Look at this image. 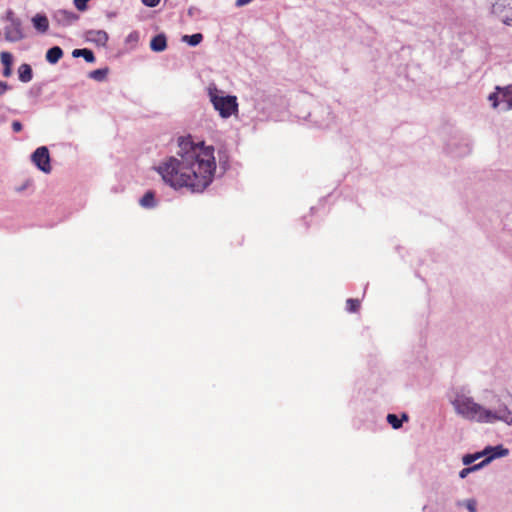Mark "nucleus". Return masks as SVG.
<instances>
[{
  "label": "nucleus",
  "mask_w": 512,
  "mask_h": 512,
  "mask_svg": "<svg viewBox=\"0 0 512 512\" xmlns=\"http://www.w3.org/2000/svg\"><path fill=\"white\" fill-rule=\"evenodd\" d=\"M178 146L180 159L168 158L158 166V173L173 188L202 192L212 182L216 170L214 147L195 143L191 136L180 137Z\"/></svg>",
  "instance_id": "1"
},
{
  "label": "nucleus",
  "mask_w": 512,
  "mask_h": 512,
  "mask_svg": "<svg viewBox=\"0 0 512 512\" xmlns=\"http://www.w3.org/2000/svg\"><path fill=\"white\" fill-rule=\"evenodd\" d=\"M453 406L459 415L468 420L484 423L504 421L510 424L512 422V413L505 404L490 410L474 402L470 397L459 395L453 401Z\"/></svg>",
  "instance_id": "2"
},
{
  "label": "nucleus",
  "mask_w": 512,
  "mask_h": 512,
  "mask_svg": "<svg viewBox=\"0 0 512 512\" xmlns=\"http://www.w3.org/2000/svg\"><path fill=\"white\" fill-rule=\"evenodd\" d=\"M209 95L215 110L219 112L221 117L228 118L237 111L238 104L235 96H221L216 88L210 89Z\"/></svg>",
  "instance_id": "3"
},
{
  "label": "nucleus",
  "mask_w": 512,
  "mask_h": 512,
  "mask_svg": "<svg viewBox=\"0 0 512 512\" xmlns=\"http://www.w3.org/2000/svg\"><path fill=\"white\" fill-rule=\"evenodd\" d=\"M7 24L4 27V37L7 42L15 43L26 38L25 29L20 18L9 10L6 13Z\"/></svg>",
  "instance_id": "4"
},
{
  "label": "nucleus",
  "mask_w": 512,
  "mask_h": 512,
  "mask_svg": "<svg viewBox=\"0 0 512 512\" xmlns=\"http://www.w3.org/2000/svg\"><path fill=\"white\" fill-rule=\"evenodd\" d=\"M508 452H509L508 449L504 448L502 445H498L496 447H487L484 450V454L486 455V458L480 464L462 469L459 473V476L461 478H465L469 473L479 469L480 467H482L486 463L490 462L491 460H493L497 457L506 456L508 454Z\"/></svg>",
  "instance_id": "5"
},
{
  "label": "nucleus",
  "mask_w": 512,
  "mask_h": 512,
  "mask_svg": "<svg viewBox=\"0 0 512 512\" xmlns=\"http://www.w3.org/2000/svg\"><path fill=\"white\" fill-rule=\"evenodd\" d=\"M32 162L44 173L51 172L50 154L45 146L38 147L31 156Z\"/></svg>",
  "instance_id": "6"
},
{
  "label": "nucleus",
  "mask_w": 512,
  "mask_h": 512,
  "mask_svg": "<svg viewBox=\"0 0 512 512\" xmlns=\"http://www.w3.org/2000/svg\"><path fill=\"white\" fill-rule=\"evenodd\" d=\"M493 13L504 24L512 26V0H503L494 4Z\"/></svg>",
  "instance_id": "7"
},
{
  "label": "nucleus",
  "mask_w": 512,
  "mask_h": 512,
  "mask_svg": "<svg viewBox=\"0 0 512 512\" xmlns=\"http://www.w3.org/2000/svg\"><path fill=\"white\" fill-rule=\"evenodd\" d=\"M79 16L72 11L60 9L57 10L54 15V21L63 27L69 26L78 20Z\"/></svg>",
  "instance_id": "8"
},
{
  "label": "nucleus",
  "mask_w": 512,
  "mask_h": 512,
  "mask_svg": "<svg viewBox=\"0 0 512 512\" xmlns=\"http://www.w3.org/2000/svg\"><path fill=\"white\" fill-rule=\"evenodd\" d=\"M32 24L34 28L40 33H46L49 29V20L44 14H36L32 17Z\"/></svg>",
  "instance_id": "9"
},
{
  "label": "nucleus",
  "mask_w": 512,
  "mask_h": 512,
  "mask_svg": "<svg viewBox=\"0 0 512 512\" xmlns=\"http://www.w3.org/2000/svg\"><path fill=\"white\" fill-rule=\"evenodd\" d=\"M87 38L100 46H105L109 39L108 34L103 30H90L87 32Z\"/></svg>",
  "instance_id": "10"
},
{
  "label": "nucleus",
  "mask_w": 512,
  "mask_h": 512,
  "mask_svg": "<svg viewBox=\"0 0 512 512\" xmlns=\"http://www.w3.org/2000/svg\"><path fill=\"white\" fill-rule=\"evenodd\" d=\"M167 47V39L164 34H158L154 36L150 42L151 50L155 52H162Z\"/></svg>",
  "instance_id": "11"
},
{
  "label": "nucleus",
  "mask_w": 512,
  "mask_h": 512,
  "mask_svg": "<svg viewBox=\"0 0 512 512\" xmlns=\"http://www.w3.org/2000/svg\"><path fill=\"white\" fill-rule=\"evenodd\" d=\"M18 76L21 82L27 83L32 80L33 72L29 64H21L18 68Z\"/></svg>",
  "instance_id": "12"
},
{
  "label": "nucleus",
  "mask_w": 512,
  "mask_h": 512,
  "mask_svg": "<svg viewBox=\"0 0 512 512\" xmlns=\"http://www.w3.org/2000/svg\"><path fill=\"white\" fill-rule=\"evenodd\" d=\"M63 56V50L59 46H54L46 52V60L51 64H56Z\"/></svg>",
  "instance_id": "13"
},
{
  "label": "nucleus",
  "mask_w": 512,
  "mask_h": 512,
  "mask_svg": "<svg viewBox=\"0 0 512 512\" xmlns=\"http://www.w3.org/2000/svg\"><path fill=\"white\" fill-rule=\"evenodd\" d=\"M497 90L500 91L502 95V100L505 102V110L512 109V85H509L503 89L497 87Z\"/></svg>",
  "instance_id": "14"
},
{
  "label": "nucleus",
  "mask_w": 512,
  "mask_h": 512,
  "mask_svg": "<svg viewBox=\"0 0 512 512\" xmlns=\"http://www.w3.org/2000/svg\"><path fill=\"white\" fill-rule=\"evenodd\" d=\"M73 57H83L86 62L93 63L95 61L94 53L89 49H75L72 52Z\"/></svg>",
  "instance_id": "15"
},
{
  "label": "nucleus",
  "mask_w": 512,
  "mask_h": 512,
  "mask_svg": "<svg viewBox=\"0 0 512 512\" xmlns=\"http://www.w3.org/2000/svg\"><path fill=\"white\" fill-rule=\"evenodd\" d=\"M141 206L145 208H152L155 206V195L152 191H148L140 200Z\"/></svg>",
  "instance_id": "16"
},
{
  "label": "nucleus",
  "mask_w": 512,
  "mask_h": 512,
  "mask_svg": "<svg viewBox=\"0 0 512 512\" xmlns=\"http://www.w3.org/2000/svg\"><path fill=\"white\" fill-rule=\"evenodd\" d=\"M182 40L188 43L190 46H197L203 40V35L201 33H195L193 35H184Z\"/></svg>",
  "instance_id": "17"
},
{
  "label": "nucleus",
  "mask_w": 512,
  "mask_h": 512,
  "mask_svg": "<svg viewBox=\"0 0 512 512\" xmlns=\"http://www.w3.org/2000/svg\"><path fill=\"white\" fill-rule=\"evenodd\" d=\"M0 60L4 67H12L13 56L10 52L3 51L0 53Z\"/></svg>",
  "instance_id": "18"
},
{
  "label": "nucleus",
  "mask_w": 512,
  "mask_h": 512,
  "mask_svg": "<svg viewBox=\"0 0 512 512\" xmlns=\"http://www.w3.org/2000/svg\"><path fill=\"white\" fill-rule=\"evenodd\" d=\"M360 308V301L358 299L350 298L346 301V309L351 313H355Z\"/></svg>",
  "instance_id": "19"
},
{
  "label": "nucleus",
  "mask_w": 512,
  "mask_h": 512,
  "mask_svg": "<svg viewBox=\"0 0 512 512\" xmlns=\"http://www.w3.org/2000/svg\"><path fill=\"white\" fill-rule=\"evenodd\" d=\"M482 456L486 457V455L484 454V451L481 452V453L465 455L463 457V464L464 465H470V464H472L474 461H476L477 459H479Z\"/></svg>",
  "instance_id": "20"
},
{
  "label": "nucleus",
  "mask_w": 512,
  "mask_h": 512,
  "mask_svg": "<svg viewBox=\"0 0 512 512\" xmlns=\"http://www.w3.org/2000/svg\"><path fill=\"white\" fill-rule=\"evenodd\" d=\"M387 421L394 429H398L402 426V420H400L395 414H388Z\"/></svg>",
  "instance_id": "21"
},
{
  "label": "nucleus",
  "mask_w": 512,
  "mask_h": 512,
  "mask_svg": "<svg viewBox=\"0 0 512 512\" xmlns=\"http://www.w3.org/2000/svg\"><path fill=\"white\" fill-rule=\"evenodd\" d=\"M107 70L105 69H97L90 73V78L95 79L97 81H102L106 77Z\"/></svg>",
  "instance_id": "22"
},
{
  "label": "nucleus",
  "mask_w": 512,
  "mask_h": 512,
  "mask_svg": "<svg viewBox=\"0 0 512 512\" xmlns=\"http://www.w3.org/2000/svg\"><path fill=\"white\" fill-rule=\"evenodd\" d=\"M139 41V33L137 31H132L126 37V43L136 44Z\"/></svg>",
  "instance_id": "23"
},
{
  "label": "nucleus",
  "mask_w": 512,
  "mask_h": 512,
  "mask_svg": "<svg viewBox=\"0 0 512 512\" xmlns=\"http://www.w3.org/2000/svg\"><path fill=\"white\" fill-rule=\"evenodd\" d=\"M89 0H74V5L79 11H85L87 9V2Z\"/></svg>",
  "instance_id": "24"
},
{
  "label": "nucleus",
  "mask_w": 512,
  "mask_h": 512,
  "mask_svg": "<svg viewBox=\"0 0 512 512\" xmlns=\"http://www.w3.org/2000/svg\"><path fill=\"white\" fill-rule=\"evenodd\" d=\"M160 0H142V3L148 7H155L159 4Z\"/></svg>",
  "instance_id": "25"
},
{
  "label": "nucleus",
  "mask_w": 512,
  "mask_h": 512,
  "mask_svg": "<svg viewBox=\"0 0 512 512\" xmlns=\"http://www.w3.org/2000/svg\"><path fill=\"white\" fill-rule=\"evenodd\" d=\"M489 100L492 102L493 108H496L499 105V103H498V96H497L496 93L490 94Z\"/></svg>",
  "instance_id": "26"
},
{
  "label": "nucleus",
  "mask_w": 512,
  "mask_h": 512,
  "mask_svg": "<svg viewBox=\"0 0 512 512\" xmlns=\"http://www.w3.org/2000/svg\"><path fill=\"white\" fill-rule=\"evenodd\" d=\"M12 130L15 133H18L22 130V124L19 121H13L12 122Z\"/></svg>",
  "instance_id": "27"
},
{
  "label": "nucleus",
  "mask_w": 512,
  "mask_h": 512,
  "mask_svg": "<svg viewBox=\"0 0 512 512\" xmlns=\"http://www.w3.org/2000/svg\"><path fill=\"white\" fill-rule=\"evenodd\" d=\"M467 509L470 511V512H475L476 511V502L473 501V500H469L467 502Z\"/></svg>",
  "instance_id": "28"
},
{
  "label": "nucleus",
  "mask_w": 512,
  "mask_h": 512,
  "mask_svg": "<svg viewBox=\"0 0 512 512\" xmlns=\"http://www.w3.org/2000/svg\"><path fill=\"white\" fill-rule=\"evenodd\" d=\"M12 74V67H4L3 69V76L4 77H10Z\"/></svg>",
  "instance_id": "29"
},
{
  "label": "nucleus",
  "mask_w": 512,
  "mask_h": 512,
  "mask_svg": "<svg viewBox=\"0 0 512 512\" xmlns=\"http://www.w3.org/2000/svg\"><path fill=\"white\" fill-rule=\"evenodd\" d=\"M252 0H236V6L242 7L248 3H250Z\"/></svg>",
  "instance_id": "30"
},
{
  "label": "nucleus",
  "mask_w": 512,
  "mask_h": 512,
  "mask_svg": "<svg viewBox=\"0 0 512 512\" xmlns=\"http://www.w3.org/2000/svg\"><path fill=\"white\" fill-rule=\"evenodd\" d=\"M7 89V84L0 81V95H2Z\"/></svg>",
  "instance_id": "31"
},
{
  "label": "nucleus",
  "mask_w": 512,
  "mask_h": 512,
  "mask_svg": "<svg viewBox=\"0 0 512 512\" xmlns=\"http://www.w3.org/2000/svg\"><path fill=\"white\" fill-rule=\"evenodd\" d=\"M403 419L408 420V416L406 414H403Z\"/></svg>",
  "instance_id": "32"
}]
</instances>
